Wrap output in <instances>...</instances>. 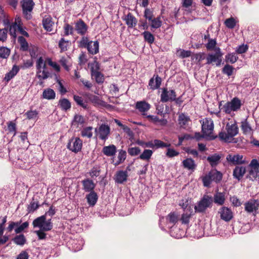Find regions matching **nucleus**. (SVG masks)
<instances>
[{
  "label": "nucleus",
  "mask_w": 259,
  "mask_h": 259,
  "mask_svg": "<svg viewBox=\"0 0 259 259\" xmlns=\"http://www.w3.org/2000/svg\"><path fill=\"white\" fill-rule=\"evenodd\" d=\"M152 153L153 152L152 150L149 149H145L140 155L139 158L143 160H149L151 158Z\"/></svg>",
  "instance_id": "3c124183"
},
{
  "label": "nucleus",
  "mask_w": 259,
  "mask_h": 259,
  "mask_svg": "<svg viewBox=\"0 0 259 259\" xmlns=\"http://www.w3.org/2000/svg\"><path fill=\"white\" fill-rule=\"evenodd\" d=\"M87 49L90 54H96L99 52V42L97 41H91L87 45Z\"/></svg>",
  "instance_id": "c85d7f7f"
},
{
  "label": "nucleus",
  "mask_w": 259,
  "mask_h": 259,
  "mask_svg": "<svg viewBox=\"0 0 259 259\" xmlns=\"http://www.w3.org/2000/svg\"><path fill=\"white\" fill-rule=\"evenodd\" d=\"M167 221L173 225H175L179 220L178 214L175 212H170L166 217Z\"/></svg>",
  "instance_id": "37998d69"
},
{
  "label": "nucleus",
  "mask_w": 259,
  "mask_h": 259,
  "mask_svg": "<svg viewBox=\"0 0 259 259\" xmlns=\"http://www.w3.org/2000/svg\"><path fill=\"white\" fill-rule=\"evenodd\" d=\"M19 225L15 229V232L16 234H19L23 232L25 229L27 228L29 226V223L27 222H25L21 224V222H18Z\"/></svg>",
  "instance_id": "49530a36"
},
{
  "label": "nucleus",
  "mask_w": 259,
  "mask_h": 259,
  "mask_svg": "<svg viewBox=\"0 0 259 259\" xmlns=\"http://www.w3.org/2000/svg\"><path fill=\"white\" fill-rule=\"evenodd\" d=\"M82 184L83 189L85 192H91L94 191L96 185L92 180L89 179H84L82 181Z\"/></svg>",
  "instance_id": "4be33fe9"
},
{
  "label": "nucleus",
  "mask_w": 259,
  "mask_h": 259,
  "mask_svg": "<svg viewBox=\"0 0 259 259\" xmlns=\"http://www.w3.org/2000/svg\"><path fill=\"white\" fill-rule=\"evenodd\" d=\"M213 198L211 196L204 195L202 198L198 201L194 206L195 212L204 213L208 208H211L212 205Z\"/></svg>",
  "instance_id": "7ed1b4c3"
},
{
  "label": "nucleus",
  "mask_w": 259,
  "mask_h": 259,
  "mask_svg": "<svg viewBox=\"0 0 259 259\" xmlns=\"http://www.w3.org/2000/svg\"><path fill=\"white\" fill-rule=\"evenodd\" d=\"M10 50L7 47H0V58L7 59L10 54Z\"/></svg>",
  "instance_id": "de8ad7c7"
},
{
  "label": "nucleus",
  "mask_w": 259,
  "mask_h": 259,
  "mask_svg": "<svg viewBox=\"0 0 259 259\" xmlns=\"http://www.w3.org/2000/svg\"><path fill=\"white\" fill-rule=\"evenodd\" d=\"M136 107L143 115H146L145 112L150 108V105L145 101H139L137 102Z\"/></svg>",
  "instance_id": "b1692460"
},
{
  "label": "nucleus",
  "mask_w": 259,
  "mask_h": 259,
  "mask_svg": "<svg viewBox=\"0 0 259 259\" xmlns=\"http://www.w3.org/2000/svg\"><path fill=\"white\" fill-rule=\"evenodd\" d=\"M73 123H76L77 124H83L85 122V119L84 117L81 115L76 114L73 119Z\"/></svg>",
  "instance_id": "680f3d73"
},
{
  "label": "nucleus",
  "mask_w": 259,
  "mask_h": 259,
  "mask_svg": "<svg viewBox=\"0 0 259 259\" xmlns=\"http://www.w3.org/2000/svg\"><path fill=\"white\" fill-rule=\"evenodd\" d=\"M116 151V147L113 145H109L108 146H105L103 148V153L107 156H112L114 155Z\"/></svg>",
  "instance_id": "72a5a7b5"
},
{
  "label": "nucleus",
  "mask_w": 259,
  "mask_h": 259,
  "mask_svg": "<svg viewBox=\"0 0 259 259\" xmlns=\"http://www.w3.org/2000/svg\"><path fill=\"white\" fill-rule=\"evenodd\" d=\"M218 213L220 215L221 219L227 222L230 221L233 218L232 211L230 208L226 206L221 207Z\"/></svg>",
  "instance_id": "2eb2a0df"
},
{
  "label": "nucleus",
  "mask_w": 259,
  "mask_h": 259,
  "mask_svg": "<svg viewBox=\"0 0 259 259\" xmlns=\"http://www.w3.org/2000/svg\"><path fill=\"white\" fill-rule=\"evenodd\" d=\"M18 41L20 44L21 49L23 51H27L28 49V44L23 36L18 37Z\"/></svg>",
  "instance_id": "8fccbe9b"
},
{
  "label": "nucleus",
  "mask_w": 259,
  "mask_h": 259,
  "mask_svg": "<svg viewBox=\"0 0 259 259\" xmlns=\"http://www.w3.org/2000/svg\"><path fill=\"white\" fill-rule=\"evenodd\" d=\"M248 49V46L247 45L242 44L238 46L235 50L236 53L241 54L244 53L247 51Z\"/></svg>",
  "instance_id": "13d9d810"
},
{
  "label": "nucleus",
  "mask_w": 259,
  "mask_h": 259,
  "mask_svg": "<svg viewBox=\"0 0 259 259\" xmlns=\"http://www.w3.org/2000/svg\"><path fill=\"white\" fill-rule=\"evenodd\" d=\"M42 25L45 30L52 31L55 26V22L52 20V17H47L43 19Z\"/></svg>",
  "instance_id": "bb28decb"
},
{
  "label": "nucleus",
  "mask_w": 259,
  "mask_h": 259,
  "mask_svg": "<svg viewBox=\"0 0 259 259\" xmlns=\"http://www.w3.org/2000/svg\"><path fill=\"white\" fill-rule=\"evenodd\" d=\"M7 222V216L3 217L0 223V245L5 244L9 240V236L3 235L5 230V224Z\"/></svg>",
  "instance_id": "6ab92c4d"
},
{
  "label": "nucleus",
  "mask_w": 259,
  "mask_h": 259,
  "mask_svg": "<svg viewBox=\"0 0 259 259\" xmlns=\"http://www.w3.org/2000/svg\"><path fill=\"white\" fill-rule=\"evenodd\" d=\"M214 202L219 205H222L225 203V194L221 192H217L213 196Z\"/></svg>",
  "instance_id": "473e14b6"
},
{
  "label": "nucleus",
  "mask_w": 259,
  "mask_h": 259,
  "mask_svg": "<svg viewBox=\"0 0 259 259\" xmlns=\"http://www.w3.org/2000/svg\"><path fill=\"white\" fill-rule=\"evenodd\" d=\"M206 59L205 54L204 53H199L195 54L193 56V59L197 62L198 63H200V62Z\"/></svg>",
  "instance_id": "052dcab7"
},
{
  "label": "nucleus",
  "mask_w": 259,
  "mask_h": 259,
  "mask_svg": "<svg viewBox=\"0 0 259 259\" xmlns=\"http://www.w3.org/2000/svg\"><path fill=\"white\" fill-rule=\"evenodd\" d=\"M147 19V22L142 24L144 29H148L150 27V30L154 31V29L160 28L162 25V21L160 17H146Z\"/></svg>",
  "instance_id": "1a4fd4ad"
},
{
  "label": "nucleus",
  "mask_w": 259,
  "mask_h": 259,
  "mask_svg": "<svg viewBox=\"0 0 259 259\" xmlns=\"http://www.w3.org/2000/svg\"><path fill=\"white\" fill-rule=\"evenodd\" d=\"M176 96V93L174 90H168L166 88H163L160 95V101L162 103L172 102Z\"/></svg>",
  "instance_id": "9b49d317"
},
{
  "label": "nucleus",
  "mask_w": 259,
  "mask_h": 259,
  "mask_svg": "<svg viewBox=\"0 0 259 259\" xmlns=\"http://www.w3.org/2000/svg\"><path fill=\"white\" fill-rule=\"evenodd\" d=\"M95 132L100 139L106 141L110 135V128L107 124H102L98 128H95Z\"/></svg>",
  "instance_id": "9d476101"
},
{
  "label": "nucleus",
  "mask_w": 259,
  "mask_h": 259,
  "mask_svg": "<svg viewBox=\"0 0 259 259\" xmlns=\"http://www.w3.org/2000/svg\"><path fill=\"white\" fill-rule=\"evenodd\" d=\"M50 73L46 69L37 70L36 75L38 78L40 80H45L47 79L50 76Z\"/></svg>",
  "instance_id": "e433bc0d"
},
{
  "label": "nucleus",
  "mask_w": 259,
  "mask_h": 259,
  "mask_svg": "<svg viewBox=\"0 0 259 259\" xmlns=\"http://www.w3.org/2000/svg\"><path fill=\"white\" fill-rule=\"evenodd\" d=\"M59 62L66 71H68L70 70L71 62L70 59L69 57H62Z\"/></svg>",
  "instance_id": "4c0bfd02"
},
{
  "label": "nucleus",
  "mask_w": 259,
  "mask_h": 259,
  "mask_svg": "<svg viewBox=\"0 0 259 259\" xmlns=\"http://www.w3.org/2000/svg\"><path fill=\"white\" fill-rule=\"evenodd\" d=\"M227 133L221 132L219 134V137L221 140L228 142L231 139L237 135L238 133V127L236 123L230 124L227 123L226 126Z\"/></svg>",
  "instance_id": "f03ea898"
},
{
  "label": "nucleus",
  "mask_w": 259,
  "mask_h": 259,
  "mask_svg": "<svg viewBox=\"0 0 259 259\" xmlns=\"http://www.w3.org/2000/svg\"><path fill=\"white\" fill-rule=\"evenodd\" d=\"M39 207V205L37 202L34 201V198L27 207V211L28 213L33 212L36 210Z\"/></svg>",
  "instance_id": "5fc2aeb1"
},
{
  "label": "nucleus",
  "mask_w": 259,
  "mask_h": 259,
  "mask_svg": "<svg viewBox=\"0 0 259 259\" xmlns=\"http://www.w3.org/2000/svg\"><path fill=\"white\" fill-rule=\"evenodd\" d=\"M237 23L238 21L234 17H230L224 22L225 26L229 29L234 28Z\"/></svg>",
  "instance_id": "58836bf2"
},
{
  "label": "nucleus",
  "mask_w": 259,
  "mask_h": 259,
  "mask_svg": "<svg viewBox=\"0 0 259 259\" xmlns=\"http://www.w3.org/2000/svg\"><path fill=\"white\" fill-rule=\"evenodd\" d=\"M99 69V66L98 63H95L92 64L91 68V75L97 83H100L103 82L104 78L103 75L98 71Z\"/></svg>",
  "instance_id": "dca6fc26"
},
{
  "label": "nucleus",
  "mask_w": 259,
  "mask_h": 259,
  "mask_svg": "<svg viewBox=\"0 0 259 259\" xmlns=\"http://www.w3.org/2000/svg\"><path fill=\"white\" fill-rule=\"evenodd\" d=\"M189 120V118L184 113H182L179 116V123L181 126L185 125Z\"/></svg>",
  "instance_id": "bf43d9fd"
},
{
  "label": "nucleus",
  "mask_w": 259,
  "mask_h": 259,
  "mask_svg": "<svg viewBox=\"0 0 259 259\" xmlns=\"http://www.w3.org/2000/svg\"><path fill=\"white\" fill-rule=\"evenodd\" d=\"M221 159V155L218 153L210 155L207 157V160L211 167L216 166L220 163Z\"/></svg>",
  "instance_id": "5701e85b"
},
{
  "label": "nucleus",
  "mask_w": 259,
  "mask_h": 259,
  "mask_svg": "<svg viewBox=\"0 0 259 259\" xmlns=\"http://www.w3.org/2000/svg\"><path fill=\"white\" fill-rule=\"evenodd\" d=\"M20 17H17L15 20V22L10 25V34L14 38L16 37V31H18L20 25Z\"/></svg>",
  "instance_id": "a878e982"
},
{
  "label": "nucleus",
  "mask_w": 259,
  "mask_h": 259,
  "mask_svg": "<svg viewBox=\"0 0 259 259\" xmlns=\"http://www.w3.org/2000/svg\"><path fill=\"white\" fill-rule=\"evenodd\" d=\"M214 54H209L206 57V64H210L212 63H215L216 66H219L222 62V53L221 49L219 47L214 49Z\"/></svg>",
  "instance_id": "6e6552de"
},
{
  "label": "nucleus",
  "mask_w": 259,
  "mask_h": 259,
  "mask_svg": "<svg viewBox=\"0 0 259 259\" xmlns=\"http://www.w3.org/2000/svg\"><path fill=\"white\" fill-rule=\"evenodd\" d=\"M233 69L234 68L232 66L226 64L223 68L222 72L224 74H227L228 76H230L233 73Z\"/></svg>",
  "instance_id": "4d7b16f0"
},
{
  "label": "nucleus",
  "mask_w": 259,
  "mask_h": 259,
  "mask_svg": "<svg viewBox=\"0 0 259 259\" xmlns=\"http://www.w3.org/2000/svg\"><path fill=\"white\" fill-rule=\"evenodd\" d=\"M182 166L185 169L194 171L196 168L197 165L193 159L187 158L182 161Z\"/></svg>",
  "instance_id": "412c9836"
},
{
  "label": "nucleus",
  "mask_w": 259,
  "mask_h": 259,
  "mask_svg": "<svg viewBox=\"0 0 259 259\" xmlns=\"http://www.w3.org/2000/svg\"><path fill=\"white\" fill-rule=\"evenodd\" d=\"M73 99L78 106L82 107L84 109L89 108L87 102L85 101H84L81 97L77 95H74Z\"/></svg>",
  "instance_id": "c9c22d12"
},
{
  "label": "nucleus",
  "mask_w": 259,
  "mask_h": 259,
  "mask_svg": "<svg viewBox=\"0 0 259 259\" xmlns=\"http://www.w3.org/2000/svg\"><path fill=\"white\" fill-rule=\"evenodd\" d=\"M226 160L230 164L234 165H241L246 163L245 158L243 155L239 154H229L227 156Z\"/></svg>",
  "instance_id": "f8f14e48"
},
{
  "label": "nucleus",
  "mask_w": 259,
  "mask_h": 259,
  "mask_svg": "<svg viewBox=\"0 0 259 259\" xmlns=\"http://www.w3.org/2000/svg\"><path fill=\"white\" fill-rule=\"evenodd\" d=\"M222 178V174L220 171L215 169L210 170L204 176L202 177L201 179L203 186L205 187H209L212 182L218 183L221 181Z\"/></svg>",
  "instance_id": "f257e3e1"
},
{
  "label": "nucleus",
  "mask_w": 259,
  "mask_h": 259,
  "mask_svg": "<svg viewBox=\"0 0 259 259\" xmlns=\"http://www.w3.org/2000/svg\"><path fill=\"white\" fill-rule=\"evenodd\" d=\"M47 67L46 63L42 57L38 58L36 62V70L46 69Z\"/></svg>",
  "instance_id": "603ef678"
},
{
  "label": "nucleus",
  "mask_w": 259,
  "mask_h": 259,
  "mask_svg": "<svg viewBox=\"0 0 259 259\" xmlns=\"http://www.w3.org/2000/svg\"><path fill=\"white\" fill-rule=\"evenodd\" d=\"M217 45L215 39H209L208 42L205 45V47L208 50H214Z\"/></svg>",
  "instance_id": "0e129e2a"
},
{
  "label": "nucleus",
  "mask_w": 259,
  "mask_h": 259,
  "mask_svg": "<svg viewBox=\"0 0 259 259\" xmlns=\"http://www.w3.org/2000/svg\"><path fill=\"white\" fill-rule=\"evenodd\" d=\"M88 203L91 206H94L98 200V195L95 191L91 192L86 196Z\"/></svg>",
  "instance_id": "2f4dec72"
},
{
  "label": "nucleus",
  "mask_w": 259,
  "mask_h": 259,
  "mask_svg": "<svg viewBox=\"0 0 259 259\" xmlns=\"http://www.w3.org/2000/svg\"><path fill=\"white\" fill-rule=\"evenodd\" d=\"M213 122L211 119L205 118L204 121L202 124V132L204 135L209 138L210 140L215 139L217 136H213L212 133L213 130Z\"/></svg>",
  "instance_id": "0eeeda50"
},
{
  "label": "nucleus",
  "mask_w": 259,
  "mask_h": 259,
  "mask_svg": "<svg viewBox=\"0 0 259 259\" xmlns=\"http://www.w3.org/2000/svg\"><path fill=\"white\" fill-rule=\"evenodd\" d=\"M85 96L93 103L97 104H100L101 100L99 97L95 96L94 95L90 94V93L85 94Z\"/></svg>",
  "instance_id": "864d4df0"
},
{
  "label": "nucleus",
  "mask_w": 259,
  "mask_h": 259,
  "mask_svg": "<svg viewBox=\"0 0 259 259\" xmlns=\"http://www.w3.org/2000/svg\"><path fill=\"white\" fill-rule=\"evenodd\" d=\"M244 206L246 211L255 215L259 211V200L258 199H250L245 202Z\"/></svg>",
  "instance_id": "ddd939ff"
},
{
  "label": "nucleus",
  "mask_w": 259,
  "mask_h": 259,
  "mask_svg": "<svg viewBox=\"0 0 259 259\" xmlns=\"http://www.w3.org/2000/svg\"><path fill=\"white\" fill-rule=\"evenodd\" d=\"M13 240L15 244L20 246H23L26 242V239L23 234L16 236Z\"/></svg>",
  "instance_id": "79ce46f5"
},
{
  "label": "nucleus",
  "mask_w": 259,
  "mask_h": 259,
  "mask_svg": "<svg viewBox=\"0 0 259 259\" xmlns=\"http://www.w3.org/2000/svg\"><path fill=\"white\" fill-rule=\"evenodd\" d=\"M127 177L126 171L119 170L116 172L114 179L116 183L121 184L126 181Z\"/></svg>",
  "instance_id": "393cba45"
},
{
  "label": "nucleus",
  "mask_w": 259,
  "mask_h": 259,
  "mask_svg": "<svg viewBox=\"0 0 259 259\" xmlns=\"http://www.w3.org/2000/svg\"><path fill=\"white\" fill-rule=\"evenodd\" d=\"M167 152L166 153V156L169 158H171L176 156H178L179 154V152L176 151L174 149L169 148L167 147Z\"/></svg>",
  "instance_id": "338daca9"
},
{
  "label": "nucleus",
  "mask_w": 259,
  "mask_h": 259,
  "mask_svg": "<svg viewBox=\"0 0 259 259\" xmlns=\"http://www.w3.org/2000/svg\"><path fill=\"white\" fill-rule=\"evenodd\" d=\"M55 95L54 90L51 89L45 90L42 94L43 98L48 100L54 99L55 98Z\"/></svg>",
  "instance_id": "ea45409f"
},
{
  "label": "nucleus",
  "mask_w": 259,
  "mask_h": 259,
  "mask_svg": "<svg viewBox=\"0 0 259 259\" xmlns=\"http://www.w3.org/2000/svg\"><path fill=\"white\" fill-rule=\"evenodd\" d=\"M58 105L64 111H67L71 108V103L66 98L61 99L59 101Z\"/></svg>",
  "instance_id": "f704fd0d"
},
{
  "label": "nucleus",
  "mask_w": 259,
  "mask_h": 259,
  "mask_svg": "<svg viewBox=\"0 0 259 259\" xmlns=\"http://www.w3.org/2000/svg\"><path fill=\"white\" fill-rule=\"evenodd\" d=\"M249 170L246 178L254 181L259 178V164L258 160L252 159L248 165Z\"/></svg>",
  "instance_id": "39448f33"
},
{
  "label": "nucleus",
  "mask_w": 259,
  "mask_h": 259,
  "mask_svg": "<svg viewBox=\"0 0 259 259\" xmlns=\"http://www.w3.org/2000/svg\"><path fill=\"white\" fill-rule=\"evenodd\" d=\"M238 59V57L235 53H228L225 56V61L231 64L235 63Z\"/></svg>",
  "instance_id": "c03bdc74"
},
{
  "label": "nucleus",
  "mask_w": 259,
  "mask_h": 259,
  "mask_svg": "<svg viewBox=\"0 0 259 259\" xmlns=\"http://www.w3.org/2000/svg\"><path fill=\"white\" fill-rule=\"evenodd\" d=\"M162 79L158 74H154L153 76L149 81L148 85L152 90L158 89L161 84Z\"/></svg>",
  "instance_id": "a211bd4d"
},
{
  "label": "nucleus",
  "mask_w": 259,
  "mask_h": 259,
  "mask_svg": "<svg viewBox=\"0 0 259 259\" xmlns=\"http://www.w3.org/2000/svg\"><path fill=\"white\" fill-rule=\"evenodd\" d=\"M32 225L34 228H38L39 230L44 231H50L53 228L51 220L46 221V215H41L34 220Z\"/></svg>",
  "instance_id": "20e7f679"
},
{
  "label": "nucleus",
  "mask_w": 259,
  "mask_h": 259,
  "mask_svg": "<svg viewBox=\"0 0 259 259\" xmlns=\"http://www.w3.org/2000/svg\"><path fill=\"white\" fill-rule=\"evenodd\" d=\"M142 35L145 41L149 44H152L154 41V36L150 32L145 31L143 32Z\"/></svg>",
  "instance_id": "a18cd8bd"
},
{
  "label": "nucleus",
  "mask_w": 259,
  "mask_h": 259,
  "mask_svg": "<svg viewBox=\"0 0 259 259\" xmlns=\"http://www.w3.org/2000/svg\"><path fill=\"white\" fill-rule=\"evenodd\" d=\"M241 100L237 97H234L230 102H227L223 107V112L226 114H230L232 111H237L241 107Z\"/></svg>",
  "instance_id": "423d86ee"
},
{
  "label": "nucleus",
  "mask_w": 259,
  "mask_h": 259,
  "mask_svg": "<svg viewBox=\"0 0 259 259\" xmlns=\"http://www.w3.org/2000/svg\"><path fill=\"white\" fill-rule=\"evenodd\" d=\"M19 71V68L17 65H14L12 69L7 73L4 77V80L8 82L11 79L15 77Z\"/></svg>",
  "instance_id": "cd10ccee"
},
{
  "label": "nucleus",
  "mask_w": 259,
  "mask_h": 259,
  "mask_svg": "<svg viewBox=\"0 0 259 259\" xmlns=\"http://www.w3.org/2000/svg\"><path fill=\"white\" fill-rule=\"evenodd\" d=\"M8 129L10 133H13V136L16 134V125L13 121H10L8 123Z\"/></svg>",
  "instance_id": "774afa93"
},
{
  "label": "nucleus",
  "mask_w": 259,
  "mask_h": 259,
  "mask_svg": "<svg viewBox=\"0 0 259 259\" xmlns=\"http://www.w3.org/2000/svg\"><path fill=\"white\" fill-rule=\"evenodd\" d=\"M93 127L88 126L82 128L81 131V135L83 137H86L90 139L93 136Z\"/></svg>",
  "instance_id": "a19ab883"
},
{
  "label": "nucleus",
  "mask_w": 259,
  "mask_h": 259,
  "mask_svg": "<svg viewBox=\"0 0 259 259\" xmlns=\"http://www.w3.org/2000/svg\"><path fill=\"white\" fill-rule=\"evenodd\" d=\"M21 5L24 15H30L32 12L34 3L32 0H23L21 2Z\"/></svg>",
  "instance_id": "f3484780"
},
{
  "label": "nucleus",
  "mask_w": 259,
  "mask_h": 259,
  "mask_svg": "<svg viewBox=\"0 0 259 259\" xmlns=\"http://www.w3.org/2000/svg\"><path fill=\"white\" fill-rule=\"evenodd\" d=\"M191 216L192 215L188 214V212H184L182 214L180 221L183 224L188 225Z\"/></svg>",
  "instance_id": "6e6d98bb"
},
{
  "label": "nucleus",
  "mask_w": 259,
  "mask_h": 259,
  "mask_svg": "<svg viewBox=\"0 0 259 259\" xmlns=\"http://www.w3.org/2000/svg\"><path fill=\"white\" fill-rule=\"evenodd\" d=\"M154 148L158 149L160 148L164 147H169L170 146V144L166 143L160 140H154Z\"/></svg>",
  "instance_id": "09e8293b"
},
{
  "label": "nucleus",
  "mask_w": 259,
  "mask_h": 259,
  "mask_svg": "<svg viewBox=\"0 0 259 259\" xmlns=\"http://www.w3.org/2000/svg\"><path fill=\"white\" fill-rule=\"evenodd\" d=\"M25 115L28 119H35L37 117L38 112L36 110L27 111Z\"/></svg>",
  "instance_id": "69168bd1"
},
{
  "label": "nucleus",
  "mask_w": 259,
  "mask_h": 259,
  "mask_svg": "<svg viewBox=\"0 0 259 259\" xmlns=\"http://www.w3.org/2000/svg\"><path fill=\"white\" fill-rule=\"evenodd\" d=\"M246 172V168L243 166H236L233 169V176L238 181H240Z\"/></svg>",
  "instance_id": "aec40b11"
},
{
  "label": "nucleus",
  "mask_w": 259,
  "mask_h": 259,
  "mask_svg": "<svg viewBox=\"0 0 259 259\" xmlns=\"http://www.w3.org/2000/svg\"><path fill=\"white\" fill-rule=\"evenodd\" d=\"M75 29L78 33L83 35L87 31V26L83 21L80 20L76 23Z\"/></svg>",
  "instance_id": "c756f323"
},
{
  "label": "nucleus",
  "mask_w": 259,
  "mask_h": 259,
  "mask_svg": "<svg viewBox=\"0 0 259 259\" xmlns=\"http://www.w3.org/2000/svg\"><path fill=\"white\" fill-rule=\"evenodd\" d=\"M110 92L113 96L117 97L119 95V89L115 84H112L110 87Z\"/></svg>",
  "instance_id": "e2e57ef3"
},
{
  "label": "nucleus",
  "mask_w": 259,
  "mask_h": 259,
  "mask_svg": "<svg viewBox=\"0 0 259 259\" xmlns=\"http://www.w3.org/2000/svg\"><path fill=\"white\" fill-rule=\"evenodd\" d=\"M241 123V128L244 134H250L252 133V129L247 121V118L242 121Z\"/></svg>",
  "instance_id": "7c9ffc66"
},
{
  "label": "nucleus",
  "mask_w": 259,
  "mask_h": 259,
  "mask_svg": "<svg viewBox=\"0 0 259 259\" xmlns=\"http://www.w3.org/2000/svg\"><path fill=\"white\" fill-rule=\"evenodd\" d=\"M82 142L79 138H73L68 142L67 147L70 151L77 153L81 150Z\"/></svg>",
  "instance_id": "4468645a"
}]
</instances>
